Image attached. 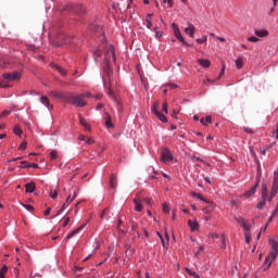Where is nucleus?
Masks as SVG:
<instances>
[{
    "label": "nucleus",
    "mask_w": 278,
    "mask_h": 278,
    "mask_svg": "<svg viewBox=\"0 0 278 278\" xmlns=\"http://www.w3.org/2000/svg\"><path fill=\"white\" fill-rule=\"evenodd\" d=\"M244 238H245L247 244H250V243H251V233L245 232V233H244Z\"/></svg>",
    "instance_id": "35"
},
{
    "label": "nucleus",
    "mask_w": 278,
    "mask_h": 278,
    "mask_svg": "<svg viewBox=\"0 0 278 278\" xmlns=\"http://www.w3.org/2000/svg\"><path fill=\"white\" fill-rule=\"evenodd\" d=\"M106 114L105 127L106 129H113L114 124L112 123V115L110 113Z\"/></svg>",
    "instance_id": "17"
},
{
    "label": "nucleus",
    "mask_w": 278,
    "mask_h": 278,
    "mask_svg": "<svg viewBox=\"0 0 278 278\" xmlns=\"http://www.w3.org/2000/svg\"><path fill=\"white\" fill-rule=\"evenodd\" d=\"M144 203H147V205H151L153 203V199L144 198Z\"/></svg>",
    "instance_id": "51"
},
{
    "label": "nucleus",
    "mask_w": 278,
    "mask_h": 278,
    "mask_svg": "<svg viewBox=\"0 0 278 278\" xmlns=\"http://www.w3.org/2000/svg\"><path fill=\"white\" fill-rule=\"evenodd\" d=\"M55 157H58V151L53 150V151L50 153V159H51V160H55Z\"/></svg>",
    "instance_id": "43"
},
{
    "label": "nucleus",
    "mask_w": 278,
    "mask_h": 278,
    "mask_svg": "<svg viewBox=\"0 0 278 278\" xmlns=\"http://www.w3.org/2000/svg\"><path fill=\"white\" fill-rule=\"evenodd\" d=\"M84 94V99H90L92 97V93L86 92V93H80Z\"/></svg>",
    "instance_id": "53"
},
{
    "label": "nucleus",
    "mask_w": 278,
    "mask_h": 278,
    "mask_svg": "<svg viewBox=\"0 0 278 278\" xmlns=\"http://www.w3.org/2000/svg\"><path fill=\"white\" fill-rule=\"evenodd\" d=\"M248 41L249 42H260V38H257V37H249Z\"/></svg>",
    "instance_id": "41"
},
{
    "label": "nucleus",
    "mask_w": 278,
    "mask_h": 278,
    "mask_svg": "<svg viewBox=\"0 0 278 278\" xmlns=\"http://www.w3.org/2000/svg\"><path fill=\"white\" fill-rule=\"evenodd\" d=\"M156 233H157L159 238L161 239L163 247L166 248V241H164V237H162V233H160V232H156Z\"/></svg>",
    "instance_id": "44"
},
{
    "label": "nucleus",
    "mask_w": 278,
    "mask_h": 278,
    "mask_svg": "<svg viewBox=\"0 0 278 278\" xmlns=\"http://www.w3.org/2000/svg\"><path fill=\"white\" fill-rule=\"evenodd\" d=\"M71 223V217H64L63 227H66Z\"/></svg>",
    "instance_id": "50"
},
{
    "label": "nucleus",
    "mask_w": 278,
    "mask_h": 278,
    "mask_svg": "<svg viewBox=\"0 0 278 278\" xmlns=\"http://www.w3.org/2000/svg\"><path fill=\"white\" fill-rule=\"evenodd\" d=\"M105 214H108V208H104L100 215V218H103V216H105Z\"/></svg>",
    "instance_id": "60"
},
{
    "label": "nucleus",
    "mask_w": 278,
    "mask_h": 278,
    "mask_svg": "<svg viewBox=\"0 0 278 278\" xmlns=\"http://www.w3.org/2000/svg\"><path fill=\"white\" fill-rule=\"evenodd\" d=\"M146 23H147L148 29H151V27H152V25H153V23H151V20H150V18H147V20H146Z\"/></svg>",
    "instance_id": "52"
},
{
    "label": "nucleus",
    "mask_w": 278,
    "mask_h": 278,
    "mask_svg": "<svg viewBox=\"0 0 278 278\" xmlns=\"http://www.w3.org/2000/svg\"><path fill=\"white\" fill-rule=\"evenodd\" d=\"M25 190H26V192H29V193L34 192L36 190V184H34V182L26 184Z\"/></svg>",
    "instance_id": "21"
},
{
    "label": "nucleus",
    "mask_w": 278,
    "mask_h": 278,
    "mask_svg": "<svg viewBox=\"0 0 278 278\" xmlns=\"http://www.w3.org/2000/svg\"><path fill=\"white\" fill-rule=\"evenodd\" d=\"M192 194L200 199V201H206L205 198H203L200 193L193 192Z\"/></svg>",
    "instance_id": "48"
},
{
    "label": "nucleus",
    "mask_w": 278,
    "mask_h": 278,
    "mask_svg": "<svg viewBox=\"0 0 278 278\" xmlns=\"http://www.w3.org/2000/svg\"><path fill=\"white\" fill-rule=\"evenodd\" d=\"M67 96L68 93H62L55 90L50 91V97H52L53 99H64V101H66Z\"/></svg>",
    "instance_id": "12"
},
{
    "label": "nucleus",
    "mask_w": 278,
    "mask_h": 278,
    "mask_svg": "<svg viewBox=\"0 0 278 278\" xmlns=\"http://www.w3.org/2000/svg\"><path fill=\"white\" fill-rule=\"evenodd\" d=\"M198 63L200 64V66H202L203 68H210V66L212 65V63L210 62V60L207 59H199Z\"/></svg>",
    "instance_id": "16"
},
{
    "label": "nucleus",
    "mask_w": 278,
    "mask_h": 278,
    "mask_svg": "<svg viewBox=\"0 0 278 278\" xmlns=\"http://www.w3.org/2000/svg\"><path fill=\"white\" fill-rule=\"evenodd\" d=\"M24 207H25L26 210H28V212H34V206H31V205H29V204L24 205Z\"/></svg>",
    "instance_id": "54"
},
{
    "label": "nucleus",
    "mask_w": 278,
    "mask_h": 278,
    "mask_svg": "<svg viewBox=\"0 0 278 278\" xmlns=\"http://www.w3.org/2000/svg\"><path fill=\"white\" fill-rule=\"evenodd\" d=\"M220 240H222V245H220V249H227V244L225 243V235H222L220 236Z\"/></svg>",
    "instance_id": "32"
},
{
    "label": "nucleus",
    "mask_w": 278,
    "mask_h": 278,
    "mask_svg": "<svg viewBox=\"0 0 278 278\" xmlns=\"http://www.w3.org/2000/svg\"><path fill=\"white\" fill-rule=\"evenodd\" d=\"M13 131L15 136H21V134H23V130L21 129L20 126H14Z\"/></svg>",
    "instance_id": "29"
},
{
    "label": "nucleus",
    "mask_w": 278,
    "mask_h": 278,
    "mask_svg": "<svg viewBox=\"0 0 278 278\" xmlns=\"http://www.w3.org/2000/svg\"><path fill=\"white\" fill-rule=\"evenodd\" d=\"M235 220H237L239 225H244L247 223V220L243 217H235Z\"/></svg>",
    "instance_id": "33"
},
{
    "label": "nucleus",
    "mask_w": 278,
    "mask_h": 278,
    "mask_svg": "<svg viewBox=\"0 0 278 278\" xmlns=\"http://www.w3.org/2000/svg\"><path fill=\"white\" fill-rule=\"evenodd\" d=\"M26 47H27L28 51H36L37 50L36 46H34V45H27Z\"/></svg>",
    "instance_id": "49"
},
{
    "label": "nucleus",
    "mask_w": 278,
    "mask_h": 278,
    "mask_svg": "<svg viewBox=\"0 0 278 278\" xmlns=\"http://www.w3.org/2000/svg\"><path fill=\"white\" fill-rule=\"evenodd\" d=\"M186 271H187L191 277L201 278V277H199V275H197V271H192L191 269H188V268H186Z\"/></svg>",
    "instance_id": "31"
},
{
    "label": "nucleus",
    "mask_w": 278,
    "mask_h": 278,
    "mask_svg": "<svg viewBox=\"0 0 278 278\" xmlns=\"http://www.w3.org/2000/svg\"><path fill=\"white\" fill-rule=\"evenodd\" d=\"M172 27L174 29V34L176 36V38L178 40H180V42H182V45H186V47H190V43L186 42V39H184V36L181 35V30H179V26H177V24H172Z\"/></svg>",
    "instance_id": "7"
},
{
    "label": "nucleus",
    "mask_w": 278,
    "mask_h": 278,
    "mask_svg": "<svg viewBox=\"0 0 278 278\" xmlns=\"http://www.w3.org/2000/svg\"><path fill=\"white\" fill-rule=\"evenodd\" d=\"M28 168H38V164H36V163H28Z\"/></svg>",
    "instance_id": "55"
},
{
    "label": "nucleus",
    "mask_w": 278,
    "mask_h": 278,
    "mask_svg": "<svg viewBox=\"0 0 278 278\" xmlns=\"http://www.w3.org/2000/svg\"><path fill=\"white\" fill-rule=\"evenodd\" d=\"M117 184H118V177L115 174H111L110 181H109L110 188L112 189L116 188Z\"/></svg>",
    "instance_id": "13"
},
{
    "label": "nucleus",
    "mask_w": 278,
    "mask_h": 278,
    "mask_svg": "<svg viewBox=\"0 0 278 278\" xmlns=\"http://www.w3.org/2000/svg\"><path fill=\"white\" fill-rule=\"evenodd\" d=\"M78 140H80V141H86V136L80 135V136L78 137Z\"/></svg>",
    "instance_id": "62"
},
{
    "label": "nucleus",
    "mask_w": 278,
    "mask_h": 278,
    "mask_svg": "<svg viewBox=\"0 0 278 278\" xmlns=\"http://www.w3.org/2000/svg\"><path fill=\"white\" fill-rule=\"evenodd\" d=\"M5 116H10V111H3V112L0 114V118H5Z\"/></svg>",
    "instance_id": "45"
},
{
    "label": "nucleus",
    "mask_w": 278,
    "mask_h": 278,
    "mask_svg": "<svg viewBox=\"0 0 278 278\" xmlns=\"http://www.w3.org/2000/svg\"><path fill=\"white\" fill-rule=\"evenodd\" d=\"M200 123H202V125H210V123H212V116L207 115L205 118H201Z\"/></svg>",
    "instance_id": "27"
},
{
    "label": "nucleus",
    "mask_w": 278,
    "mask_h": 278,
    "mask_svg": "<svg viewBox=\"0 0 278 278\" xmlns=\"http://www.w3.org/2000/svg\"><path fill=\"white\" fill-rule=\"evenodd\" d=\"M257 186H260V176L257 177L256 184L250 190H248L243 194V197H245V199H251V197H253V194H255V192H257Z\"/></svg>",
    "instance_id": "11"
},
{
    "label": "nucleus",
    "mask_w": 278,
    "mask_h": 278,
    "mask_svg": "<svg viewBox=\"0 0 278 278\" xmlns=\"http://www.w3.org/2000/svg\"><path fill=\"white\" fill-rule=\"evenodd\" d=\"M66 207H67V205H66V204H63L62 207H61V210L58 211L56 216H60V214H62V212H63L64 210H66Z\"/></svg>",
    "instance_id": "47"
},
{
    "label": "nucleus",
    "mask_w": 278,
    "mask_h": 278,
    "mask_svg": "<svg viewBox=\"0 0 278 278\" xmlns=\"http://www.w3.org/2000/svg\"><path fill=\"white\" fill-rule=\"evenodd\" d=\"M92 142H94L91 138H88L87 140H86V143L87 144H92Z\"/></svg>",
    "instance_id": "63"
},
{
    "label": "nucleus",
    "mask_w": 278,
    "mask_h": 278,
    "mask_svg": "<svg viewBox=\"0 0 278 278\" xmlns=\"http://www.w3.org/2000/svg\"><path fill=\"white\" fill-rule=\"evenodd\" d=\"M3 79H7V81H16L21 79V73L18 72L5 73L3 74Z\"/></svg>",
    "instance_id": "9"
},
{
    "label": "nucleus",
    "mask_w": 278,
    "mask_h": 278,
    "mask_svg": "<svg viewBox=\"0 0 278 278\" xmlns=\"http://www.w3.org/2000/svg\"><path fill=\"white\" fill-rule=\"evenodd\" d=\"M25 149H27V142H26V141H23V142L20 144V151H25Z\"/></svg>",
    "instance_id": "38"
},
{
    "label": "nucleus",
    "mask_w": 278,
    "mask_h": 278,
    "mask_svg": "<svg viewBox=\"0 0 278 278\" xmlns=\"http://www.w3.org/2000/svg\"><path fill=\"white\" fill-rule=\"evenodd\" d=\"M162 110H163V112H165V114H168V103L164 102Z\"/></svg>",
    "instance_id": "46"
},
{
    "label": "nucleus",
    "mask_w": 278,
    "mask_h": 278,
    "mask_svg": "<svg viewBox=\"0 0 278 278\" xmlns=\"http://www.w3.org/2000/svg\"><path fill=\"white\" fill-rule=\"evenodd\" d=\"M188 225H189L190 231H198L199 222L189 219Z\"/></svg>",
    "instance_id": "15"
},
{
    "label": "nucleus",
    "mask_w": 278,
    "mask_h": 278,
    "mask_svg": "<svg viewBox=\"0 0 278 278\" xmlns=\"http://www.w3.org/2000/svg\"><path fill=\"white\" fill-rule=\"evenodd\" d=\"M194 25L189 24V27L185 28V33L190 36V38H194Z\"/></svg>",
    "instance_id": "19"
},
{
    "label": "nucleus",
    "mask_w": 278,
    "mask_h": 278,
    "mask_svg": "<svg viewBox=\"0 0 278 278\" xmlns=\"http://www.w3.org/2000/svg\"><path fill=\"white\" fill-rule=\"evenodd\" d=\"M269 244L271 247V251L268 256H266L264 264H263V270H268L270 266L273 265V262L277 260L278 255V242L275 239H269Z\"/></svg>",
    "instance_id": "3"
},
{
    "label": "nucleus",
    "mask_w": 278,
    "mask_h": 278,
    "mask_svg": "<svg viewBox=\"0 0 278 278\" xmlns=\"http://www.w3.org/2000/svg\"><path fill=\"white\" fill-rule=\"evenodd\" d=\"M157 108H160V102H154V104L151 108V112L157 116V118L162 123H168V119L166 118V115H164L162 112L157 111Z\"/></svg>",
    "instance_id": "6"
},
{
    "label": "nucleus",
    "mask_w": 278,
    "mask_h": 278,
    "mask_svg": "<svg viewBox=\"0 0 278 278\" xmlns=\"http://www.w3.org/2000/svg\"><path fill=\"white\" fill-rule=\"evenodd\" d=\"M76 198H77V193L74 191L73 198L71 199V195H68L66 198L64 205H67V207H68V205H71V203H73V201H75Z\"/></svg>",
    "instance_id": "24"
},
{
    "label": "nucleus",
    "mask_w": 278,
    "mask_h": 278,
    "mask_svg": "<svg viewBox=\"0 0 278 278\" xmlns=\"http://www.w3.org/2000/svg\"><path fill=\"white\" fill-rule=\"evenodd\" d=\"M163 212L165 214H168L170 212V207H168V204H166V203L163 204Z\"/></svg>",
    "instance_id": "36"
},
{
    "label": "nucleus",
    "mask_w": 278,
    "mask_h": 278,
    "mask_svg": "<svg viewBox=\"0 0 278 278\" xmlns=\"http://www.w3.org/2000/svg\"><path fill=\"white\" fill-rule=\"evenodd\" d=\"M67 10H71L74 14H86V7L81 4H71Z\"/></svg>",
    "instance_id": "8"
},
{
    "label": "nucleus",
    "mask_w": 278,
    "mask_h": 278,
    "mask_svg": "<svg viewBox=\"0 0 278 278\" xmlns=\"http://www.w3.org/2000/svg\"><path fill=\"white\" fill-rule=\"evenodd\" d=\"M64 45H71V37L60 33L54 40V47H64Z\"/></svg>",
    "instance_id": "5"
},
{
    "label": "nucleus",
    "mask_w": 278,
    "mask_h": 278,
    "mask_svg": "<svg viewBox=\"0 0 278 278\" xmlns=\"http://www.w3.org/2000/svg\"><path fill=\"white\" fill-rule=\"evenodd\" d=\"M65 101H67L70 105H75V108H86V105H88V102L84 99V94L81 93H67Z\"/></svg>",
    "instance_id": "4"
},
{
    "label": "nucleus",
    "mask_w": 278,
    "mask_h": 278,
    "mask_svg": "<svg viewBox=\"0 0 278 278\" xmlns=\"http://www.w3.org/2000/svg\"><path fill=\"white\" fill-rule=\"evenodd\" d=\"M52 68H55L58 73H60V75H62L63 77L66 76V70L62 68V66L52 63Z\"/></svg>",
    "instance_id": "20"
},
{
    "label": "nucleus",
    "mask_w": 278,
    "mask_h": 278,
    "mask_svg": "<svg viewBox=\"0 0 278 278\" xmlns=\"http://www.w3.org/2000/svg\"><path fill=\"white\" fill-rule=\"evenodd\" d=\"M50 197L51 199H58V190H51Z\"/></svg>",
    "instance_id": "37"
},
{
    "label": "nucleus",
    "mask_w": 278,
    "mask_h": 278,
    "mask_svg": "<svg viewBox=\"0 0 278 278\" xmlns=\"http://www.w3.org/2000/svg\"><path fill=\"white\" fill-rule=\"evenodd\" d=\"M195 42H198V45H203V42H207V36H204L202 39L201 38L195 39Z\"/></svg>",
    "instance_id": "30"
},
{
    "label": "nucleus",
    "mask_w": 278,
    "mask_h": 278,
    "mask_svg": "<svg viewBox=\"0 0 278 278\" xmlns=\"http://www.w3.org/2000/svg\"><path fill=\"white\" fill-rule=\"evenodd\" d=\"M215 81H218V80H216V79H211V78H206V79L203 80V84H211L212 86H214V83H215Z\"/></svg>",
    "instance_id": "34"
},
{
    "label": "nucleus",
    "mask_w": 278,
    "mask_h": 278,
    "mask_svg": "<svg viewBox=\"0 0 278 278\" xmlns=\"http://www.w3.org/2000/svg\"><path fill=\"white\" fill-rule=\"evenodd\" d=\"M5 275H8V265H3L2 268H0V278H5Z\"/></svg>",
    "instance_id": "25"
},
{
    "label": "nucleus",
    "mask_w": 278,
    "mask_h": 278,
    "mask_svg": "<svg viewBox=\"0 0 278 278\" xmlns=\"http://www.w3.org/2000/svg\"><path fill=\"white\" fill-rule=\"evenodd\" d=\"M169 8H173V0H163Z\"/></svg>",
    "instance_id": "56"
},
{
    "label": "nucleus",
    "mask_w": 278,
    "mask_h": 278,
    "mask_svg": "<svg viewBox=\"0 0 278 278\" xmlns=\"http://www.w3.org/2000/svg\"><path fill=\"white\" fill-rule=\"evenodd\" d=\"M271 215H273L274 217H275V216H278V208H277V207L275 208V211L273 212Z\"/></svg>",
    "instance_id": "64"
},
{
    "label": "nucleus",
    "mask_w": 278,
    "mask_h": 278,
    "mask_svg": "<svg viewBox=\"0 0 278 278\" xmlns=\"http://www.w3.org/2000/svg\"><path fill=\"white\" fill-rule=\"evenodd\" d=\"M84 227H86V224H84L83 226L76 228L75 230H73L70 235L66 236V240H71V238L77 236V233L79 231H81V229H84Z\"/></svg>",
    "instance_id": "18"
},
{
    "label": "nucleus",
    "mask_w": 278,
    "mask_h": 278,
    "mask_svg": "<svg viewBox=\"0 0 278 278\" xmlns=\"http://www.w3.org/2000/svg\"><path fill=\"white\" fill-rule=\"evenodd\" d=\"M43 214L45 216H49V214H51V207H48Z\"/></svg>",
    "instance_id": "59"
},
{
    "label": "nucleus",
    "mask_w": 278,
    "mask_h": 278,
    "mask_svg": "<svg viewBox=\"0 0 278 278\" xmlns=\"http://www.w3.org/2000/svg\"><path fill=\"white\" fill-rule=\"evenodd\" d=\"M21 168H29V163L27 161H22Z\"/></svg>",
    "instance_id": "40"
},
{
    "label": "nucleus",
    "mask_w": 278,
    "mask_h": 278,
    "mask_svg": "<svg viewBox=\"0 0 278 278\" xmlns=\"http://www.w3.org/2000/svg\"><path fill=\"white\" fill-rule=\"evenodd\" d=\"M254 34L255 36H258V38H266V36H268V30H255Z\"/></svg>",
    "instance_id": "22"
},
{
    "label": "nucleus",
    "mask_w": 278,
    "mask_h": 278,
    "mask_svg": "<svg viewBox=\"0 0 278 278\" xmlns=\"http://www.w3.org/2000/svg\"><path fill=\"white\" fill-rule=\"evenodd\" d=\"M162 36H163L162 31H156L155 33V38H162Z\"/></svg>",
    "instance_id": "61"
},
{
    "label": "nucleus",
    "mask_w": 278,
    "mask_h": 278,
    "mask_svg": "<svg viewBox=\"0 0 278 278\" xmlns=\"http://www.w3.org/2000/svg\"><path fill=\"white\" fill-rule=\"evenodd\" d=\"M277 192H278V168L275 169L274 172L273 187H271V192L269 197H268V185L267 184L262 185V190H261L262 201L256 205L257 210H264V207H266V201H269V202L273 201V199L277 197Z\"/></svg>",
    "instance_id": "2"
},
{
    "label": "nucleus",
    "mask_w": 278,
    "mask_h": 278,
    "mask_svg": "<svg viewBox=\"0 0 278 278\" xmlns=\"http://www.w3.org/2000/svg\"><path fill=\"white\" fill-rule=\"evenodd\" d=\"M40 103H42V105H46V108H50L51 105L49 98L47 96H42L40 98Z\"/></svg>",
    "instance_id": "23"
},
{
    "label": "nucleus",
    "mask_w": 278,
    "mask_h": 278,
    "mask_svg": "<svg viewBox=\"0 0 278 278\" xmlns=\"http://www.w3.org/2000/svg\"><path fill=\"white\" fill-rule=\"evenodd\" d=\"M210 237H211L213 240H216V238H218V233H216V232H211Z\"/></svg>",
    "instance_id": "57"
},
{
    "label": "nucleus",
    "mask_w": 278,
    "mask_h": 278,
    "mask_svg": "<svg viewBox=\"0 0 278 278\" xmlns=\"http://www.w3.org/2000/svg\"><path fill=\"white\" fill-rule=\"evenodd\" d=\"M244 131H247V134H253V128L244 127Z\"/></svg>",
    "instance_id": "58"
},
{
    "label": "nucleus",
    "mask_w": 278,
    "mask_h": 278,
    "mask_svg": "<svg viewBox=\"0 0 278 278\" xmlns=\"http://www.w3.org/2000/svg\"><path fill=\"white\" fill-rule=\"evenodd\" d=\"M243 65H244V61L242 60V58H239L236 60V66L238 70L242 68Z\"/></svg>",
    "instance_id": "28"
},
{
    "label": "nucleus",
    "mask_w": 278,
    "mask_h": 278,
    "mask_svg": "<svg viewBox=\"0 0 278 278\" xmlns=\"http://www.w3.org/2000/svg\"><path fill=\"white\" fill-rule=\"evenodd\" d=\"M101 49H104V62L106 64L105 73L109 77V85L104 81V88H106V92L110 97V99H113L117 105V112H123V104L118 99H116V93L114 92V89H112V80L110 78V73H112V68H110V61L116 62V52L114 51V46L110 45L108 46V42L104 40L102 41L99 49H97L93 52L94 60H99L101 58Z\"/></svg>",
    "instance_id": "1"
},
{
    "label": "nucleus",
    "mask_w": 278,
    "mask_h": 278,
    "mask_svg": "<svg viewBox=\"0 0 278 278\" xmlns=\"http://www.w3.org/2000/svg\"><path fill=\"white\" fill-rule=\"evenodd\" d=\"M134 203H135V210L136 212H142L143 206H142V200L135 198L134 199Z\"/></svg>",
    "instance_id": "14"
},
{
    "label": "nucleus",
    "mask_w": 278,
    "mask_h": 278,
    "mask_svg": "<svg viewBox=\"0 0 278 278\" xmlns=\"http://www.w3.org/2000/svg\"><path fill=\"white\" fill-rule=\"evenodd\" d=\"M162 162H173V154L168 148H164L161 154Z\"/></svg>",
    "instance_id": "10"
},
{
    "label": "nucleus",
    "mask_w": 278,
    "mask_h": 278,
    "mask_svg": "<svg viewBox=\"0 0 278 278\" xmlns=\"http://www.w3.org/2000/svg\"><path fill=\"white\" fill-rule=\"evenodd\" d=\"M241 227H243V229L245 231H251V226L249 224H247V222L244 224H242Z\"/></svg>",
    "instance_id": "42"
},
{
    "label": "nucleus",
    "mask_w": 278,
    "mask_h": 278,
    "mask_svg": "<svg viewBox=\"0 0 278 278\" xmlns=\"http://www.w3.org/2000/svg\"><path fill=\"white\" fill-rule=\"evenodd\" d=\"M79 122H80V125H83V127H85V129H87V131H90V124H88V122H86V119H84V117H80Z\"/></svg>",
    "instance_id": "26"
},
{
    "label": "nucleus",
    "mask_w": 278,
    "mask_h": 278,
    "mask_svg": "<svg viewBox=\"0 0 278 278\" xmlns=\"http://www.w3.org/2000/svg\"><path fill=\"white\" fill-rule=\"evenodd\" d=\"M222 75H225V64H223L222 72L217 78H215V81H219Z\"/></svg>",
    "instance_id": "39"
}]
</instances>
